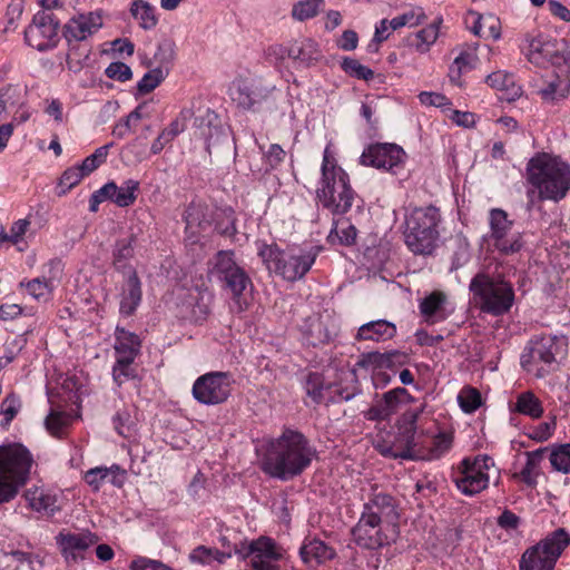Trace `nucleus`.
<instances>
[{"instance_id":"obj_40","label":"nucleus","mask_w":570,"mask_h":570,"mask_svg":"<svg viewBox=\"0 0 570 570\" xmlns=\"http://www.w3.org/2000/svg\"><path fill=\"white\" fill-rule=\"evenodd\" d=\"M186 307L185 317L199 322L206 318L209 314V298L198 291L189 293L188 299L184 304Z\"/></svg>"},{"instance_id":"obj_10","label":"nucleus","mask_w":570,"mask_h":570,"mask_svg":"<svg viewBox=\"0 0 570 570\" xmlns=\"http://www.w3.org/2000/svg\"><path fill=\"white\" fill-rule=\"evenodd\" d=\"M488 220L490 229L484 240L489 247H493L502 255H512L522 248L521 233L513 230V220L509 219L507 212L492 208Z\"/></svg>"},{"instance_id":"obj_42","label":"nucleus","mask_w":570,"mask_h":570,"mask_svg":"<svg viewBox=\"0 0 570 570\" xmlns=\"http://www.w3.org/2000/svg\"><path fill=\"white\" fill-rule=\"evenodd\" d=\"M513 411L528 415L531 419H539L543 414L541 401L530 391L522 392L517 396Z\"/></svg>"},{"instance_id":"obj_33","label":"nucleus","mask_w":570,"mask_h":570,"mask_svg":"<svg viewBox=\"0 0 570 570\" xmlns=\"http://www.w3.org/2000/svg\"><path fill=\"white\" fill-rule=\"evenodd\" d=\"M122 476L124 472L118 465H112L110 468L97 466L86 472L85 480L94 490H99V488L106 482L121 487Z\"/></svg>"},{"instance_id":"obj_55","label":"nucleus","mask_w":570,"mask_h":570,"mask_svg":"<svg viewBox=\"0 0 570 570\" xmlns=\"http://www.w3.org/2000/svg\"><path fill=\"white\" fill-rule=\"evenodd\" d=\"M458 401L465 413H472L481 405V395L475 389L464 387L459 393Z\"/></svg>"},{"instance_id":"obj_49","label":"nucleus","mask_w":570,"mask_h":570,"mask_svg":"<svg viewBox=\"0 0 570 570\" xmlns=\"http://www.w3.org/2000/svg\"><path fill=\"white\" fill-rule=\"evenodd\" d=\"M203 207L200 205L191 204L186 209L185 222H186V233L189 237L196 234V228L205 229V226L208 224L207 220L202 219Z\"/></svg>"},{"instance_id":"obj_11","label":"nucleus","mask_w":570,"mask_h":570,"mask_svg":"<svg viewBox=\"0 0 570 570\" xmlns=\"http://www.w3.org/2000/svg\"><path fill=\"white\" fill-rule=\"evenodd\" d=\"M234 553L242 560L248 559L253 570H279V561L284 558L283 548L267 537L236 544Z\"/></svg>"},{"instance_id":"obj_60","label":"nucleus","mask_w":570,"mask_h":570,"mask_svg":"<svg viewBox=\"0 0 570 570\" xmlns=\"http://www.w3.org/2000/svg\"><path fill=\"white\" fill-rule=\"evenodd\" d=\"M29 226L30 222L27 218L14 222L11 225L9 233H3L2 240L10 242L14 245L19 244L28 232Z\"/></svg>"},{"instance_id":"obj_14","label":"nucleus","mask_w":570,"mask_h":570,"mask_svg":"<svg viewBox=\"0 0 570 570\" xmlns=\"http://www.w3.org/2000/svg\"><path fill=\"white\" fill-rule=\"evenodd\" d=\"M234 380L228 372H210L199 376L193 385V395L202 404L224 403L232 393Z\"/></svg>"},{"instance_id":"obj_57","label":"nucleus","mask_w":570,"mask_h":570,"mask_svg":"<svg viewBox=\"0 0 570 570\" xmlns=\"http://www.w3.org/2000/svg\"><path fill=\"white\" fill-rule=\"evenodd\" d=\"M328 237H336L341 244L351 245L356 239V228L348 222H337Z\"/></svg>"},{"instance_id":"obj_2","label":"nucleus","mask_w":570,"mask_h":570,"mask_svg":"<svg viewBox=\"0 0 570 570\" xmlns=\"http://www.w3.org/2000/svg\"><path fill=\"white\" fill-rule=\"evenodd\" d=\"M527 57L530 62L541 66L547 61L553 67L542 78L538 89L541 99L554 104L568 97L570 91V48L564 39L531 38Z\"/></svg>"},{"instance_id":"obj_13","label":"nucleus","mask_w":570,"mask_h":570,"mask_svg":"<svg viewBox=\"0 0 570 570\" xmlns=\"http://www.w3.org/2000/svg\"><path fill=\"white\" fill-rule=\"evenodd\" d=\"M209 273L224 282L233 298L240 304L239 297L252 285V282L245 271L234 261V253L230 250L218 252L210 262ZM239 308L243 309L242 305Z\"/></svg>"},{"instance_id":"obj_45","label":"nucleus","mask_w":570,"mask_h":570,"mask_svg":"<svg viewBox=\"0 0 570 570\" xmlns=\"http://www.w3.org/2000/svg\"><path fill=\"white\" fill-rule=\"evenodd\" d=\"M452 446V436L446 433H440L436 435L431 446L426 452L421 453L416 451L419 459L423 460H438L443 456Z\"/></svg>"},{"instance_id":"obj_27","label":"nucleus","mask_w":570,"mask_h":570,"mask_svg":"<svg viewBox=\"0 0 570 570\" xmlns=\"http://www.w3.org/2000/svg\"><path fill=\"white\" fill-rule=\"evenodd\" d=\"M425 19V14L422 8H411L404 11L402 14L394 17L391 20L383 19L379 24L375 26L374 36H381L384 32L397 31L402 27H416Z\"/></svg>"},{"instance_id":"obj_54","label":"nucleus","mask_w":570,"mask_h":570,"mask_svg":"<svg viewBox=\"0 0 570 570\" xmlns=\"http://www.w3.org/2000/svg\"><path fill=\"white\" fill-rule=\"evenodd\" d=\"M167 71L160 67L149 70L138 82L137 88L141 94L153 91L164 79Z\"/></svg>"},{"instance_id":"obj_3","label":"nucleus","mask_w":570,"mask_h":570,"mask_svg":"<svg viewBox=\"0 0 570 570\" xmlns=\"http://www.w3.org/2000/svg\"><path fill=\"white\" fill-rule=\"evenodd\" d=\"M529 183L538 189L542 200L559 202L570 190V166L559 157L542 153L527 166Z\"/></svg>"},{"instance_id":"obj_50","label":"nucleus","mask_w":570,"mask_h":570,"mask_svg":"<svg viewBox=\"0 0 570 570\" xmlns=\"http://www.w3.org/2000/svg\"><path fill=\"white\" fill-rule=\"evenodd\" d=\"M550 463L554 470L570 473V443L553 449L550 454Z\"/></svg>"},{"instance_id":"obj_24","label":"nucleus","mask_w":570,"mask_h":570,"mask_svg":"<svg viewBox=\"0 0 570 570\" xmlns=\"http://www.w3.org/2000/svg\"><path fill=\"white\" fill-rule=\"evenodd\" d=\"M422 409L406 410L396 421V434L395 440L397 446H403L411 451H416V431L417 420Z\"/></svg>"},{"instance_id":"obj_44","label":"nucleus","mask_w":570,"mask_h":570,"mask_svg":"<svg viewBox=\"0 0 570 570\" xmlns=\"http://www.w3.org/2000/svg\"><path fill=\"white\" fill-rule=\"evenodd\" d=\"M412 396L404 387H396L383 394L381 403L386 411L389 419L403 405L410 403Z\"/></svg>"},{"instance_id":"obj_25","label":"nucleus","mask_w":570,"mask_h":570,"mask_svg":"<svg viewBox=\"0 0 570 570\" xmlns=\"http://www.w3.org/2000/svg\"><path fill=\"white\" fill-rule=\"evenodd\" d=\"M24 499L30 509L46 515H53L60 509L57 494L42 487L28 489Z\"/></svg>"},{"instance_id":"obj_12","label":"nucleus","mask_w":570,"mask_h":570,"mask_svg":"<svg viewBox=\"0 0 570 570\" xmlns=\"http://www.w3.org/2000/svg\"><path fill=\"white\" fill-rule=\"evenodd\" d=\"M494 462L488 455L474 459L465 458L459 465L454 476L456 488L465 495H474L485 490L490 482V472Z\"/></svg>"},{"instance_id":"obj_16","label":"nucleus","mask_w":570,"mask_h":570,"mask_svg":"<svg viewBox=\"0 0 570 570\" xmlns=\"http://www.w3.org/2000/svg\"><path fill=\"white\" fill-rule=\"evenodd\" d=\"M361 164L396 174L404 164L405 153L395 144L368 146L361 155Z\"/></svg>"},{"instance_id":"obj_21","label":"nucleus","mask_w":570,"mask_h":570,"mask_svg":"<svg viewBox=\"0 0 570 570\" xmlns=\"http://www.w3.org/2000/svg\"><path fill=\"white\" fill-rule=\"evenodd\" d=\"M194 128V135L206 142L208 151L212 146L218 145L227 137V130L222 125L218 115L210 109H206L195 118Z\"/></svg>"},{"instance_id":"obj_6","label":"nucleus","mask_w":570,"mask_h":570,"mask_svg":"<svg viewBox=\"0 0 570 570\" xmlns=\"http://www.w3.org/2000/svg\"><path fill=\"white\" fill-rule=\"evenodd\" d=\"M469 289L481 311L494 316L508 313L514 303L512 284L490 265L471 279Z\"/></svg>"},{"instance_id":"obj_9","label":"nucleus","mask_w":570,"mask_h":570,"mask_svg":"<svg viewBox=\"0 0 570 570\" xmlns=\"http://www.w3.org/2000/svg\"><path fill=\"white\" fill-rule=\"evenodd\" d=\"M564 342L556 336H541L530 342L521 355V365L538 377L544 376L563 353Z\"/></svg>"},{"instance_id":"obj_35","label":"nucleus","mask_w":570,"mask_h":570,"mask_svg":"<svg viewBox=\"0 0 570 570\" xmlns=\"http://www.w3.org/2000/svg\"><path fill=\"white\" fill-rule=\"evenodd\" d=\"M491 48L487 43L472 42L464 47L456 57V63H462L466 69L476 68L482 61L490 60Z\"/></svg>"},{"instance_id":"obj_26","label":"nucleus","mask_w":570,"mask_h":570,"mask_svg":"<svg viewBox=\"0 0 570 570\" xmlns=\"http://www.w3.org/2000/svg\"><path fill=\"white\" fill-rule=\"evenodd\" d=\"M141 284L134 271H129L122 284L120 293L119 312L121 315L130 316L141 302Z\"/></svg>"},{"instance_id":"obj_52","label":"nucleus","mask_w":570,"mask_h":570,"mask_svg":"<svg viewBox=\"0 0 570 570\" xmlns=\"http://www.w3.org/2000/svg\"><path fill=\"white\" fill-rule=\"evenodd\" d=\"M21 409V401L16 394L7 395L1 402L0 412L3 415L1 426L7 428Z\"/></svg>"},{"instance_id":"obj_63","label":"nucleus","mask_w":570,"mask_h":570,"mask_svg":"<svg viewBox=\"0 0 570 570\" xmlns=\"http://www.w3.org/2000/svg\"><path fill=\"white\" fill-rule=\"evenodd\" d=\"M105 73L108 78L121 82L129 80L132 76L131 69L124 62L110 63L106 68Z\"/></svg>"},{"instance_id":"obj_23","label":"nucleus","mask_w":570,"mask_h":570,"mask_svg":"<svg viewBox=\"0 0 570 570\" xmlns=\"http://www.w3.org/2000/svg\"><path fill=\"white\" fill-rule=\"evenodd\" d=\"M449 302L445 293L433 291L420 303L419 308L428 324H435L446 320L452 311L448 308Z\"/></svg>"},{"instance_id":"obj_28","label":"nucleus","mask_w":570,"mask_h":570,"mask_svg":"<svg viewBox=\"0 0 570 570\" xmlns=\"http://www.w3.org/2000/svg\"><path fill=\"white\" fill-rule=\"evenodd\" d=\"M485 81L491 88L501 92V99L509 102L515 101L522 96L521 86L515 83L513 75L505 71H494L487 77Z\"/></svg>"},{"instance_id":"obj_41","label":"nucleus","mask_w":570,"mask_h":570,"mask_svg":"<svg viewBox=\"0 0 570 570\" xmlns=\"http://www.w3.org/2000/svg\"><path fill=\"white\" fill-rule=\"evenodd\" d=\"M135 244V234H129L116 242L112 250L114 265L116 268L124 269L128 266L129 261L134 257Z\"/></svg>"},{"instance_id":"obj_48","label":"nucleus","mask_w":570,"mask_h":570,"mask_svg":"<svg viewBox=\"0 0 570 570\" xmlns=\"http://www.w3.org/2000/svg\"><path fill=\"white\" fill-rule=\"evenodd\" d=\"M71 422V416L62 411L51 410L46 419V428L50 434L61 436Z\"/></svg>"},{"instance_id":"obj_39","label":"nucleus","mask_w":570,"mask_h":570,"mask_svg":"<svg viewBox=\"0 0 570 570\" xmlns=\"http://www.w3.org/2000/svg\"><path fill=\"white\" fill-rule=\"evenodd\" d=\"M543 449L525 452V464L522 470L515 474L527 485L534 488L538 483V476L540 475V464L543 459Z\"/></svg>"},{"instance_id":"obj_47","label":"nucleus","mask_w":570,"mask_h":570,"mask_svg":"<svg viewBox=\"0 0 570 570\" xmlns=\"http://www.w3.org/2000/svg\"><path fill=\"white\" fill-rule=\"evenodd\" d=\"M131 12L134 18L139 22V24L145 30L151 29L157 23L155 8H153L145 1H135L131 8Z\"/></svg>"},{"instance_id":"obj_36","label":"nucleus","mask_w":570,"mask_h":570,"mask_svg":"<svg viewBox=\"0 0 570 570\" xmlns=\"http://www.w3.org/2000/svg\"><path fill=\"white\" fill-rule=\"evenodd\" d=\"M320 51L311 38H298L288 48V57L303 65L318 60Z\"/></svg>"},{"instance_id":"obj_34","label":"nucleus","mask_w":570,"mask_h":570,"mask_svg":"<svg viewBox=\"0 0 570 570\" xmlns=\"http://www.w3.org/2000/svg\"><path fill=\"white\" fill-rule=\"evenodd\" d=\"M569 544L570 533L566 531V529L559 528L549 533L535 546L543 550V553L557 561Z\"/></svg>"},{"instance_id":"obj_43","label":"nucleus","mask_w":570,"mask_h":570,"mask_svg":"<svg viewBox=\"0 0 570 570\" xmlns=\"http://www.w3.org/2000/svg\"><path fill=\"white\" fill-rule=\"evenodd\" d=\"M59 20L52 12L39 11L32 19L30 32L39 36H57L59 32Z\"/></svg>"},{"instance_id":"obj_46","label":"nucleus","mask_w":570,"mask_h":570,"mask_svg":"<svg viewBox=\"0 0 570 570\" xmlns=\"http://www.w3.org/2000/svg\"><path fill=\"white\" fill-rule=\"evenodd\" d=\"M175 57V43L171 38H163L157 45V49L154 52L153 60L157 67L163 68L165 71L168 70L169 65Z\"/></svg>"},{"instance_id":"obj_51","label":"nucleus","mask_w":570,"mask_h":570,"mask_svg":"<svg viewBox=\"0 0 570 570\" xmlns=\"http://www.w3.org/2000/svg\"><path fill=\"white\" fill-rule=\"evenodd\" d=\"M379 452L386 456L393 459H402V460H417L419 455L416 451H411L409 449H404L403 446H397V441L394 439L392 444L383 443L377 444Z\"/></svg>"},{"instance_id":"obj_62","label":"nucleus","mask_w":570,"mask_h":570,"mask_svg":"<svg viewBox=\"0 0 570 570\" xmlns=\"http://www.w3.org/2000/svg\"><path fill=\"white\" fill-rule=\"evenodd\" d=\"M420 102L424 106H433L448 110L451 107V101L444 95L432 91H422L417 96Z\"/></svg>"},{"instance_id":"obj_59","label":"nucleus","mask_w":570,"mask_h":570,"mask_svg":"<svg viewBox=\"0 0 570 570\" xmlns=\"http://www.w3.org/2000/svg\"><path fill=\"white\" fill-rule=\"evenodd\" d=\"M396 353H379V352H371L363 354L361 360L358 361V365L365 367V366H373V367H383V366H390L392 363L393 356H395Z\"/></svg>"},{"instance_id":"obj_56","label":"nucleus","mask_w":570,"mask_h":570,"mask_svg":"<svg viewBox=\"0 0 570 570\" xmlns=\"http://www.w3.org/2000/svg\"><path fill=\"white\" fill-rule=\"evenodd\" d=\"M53 287V282L45 278H35L27 283L28 293L36 299H48Z\"/></svg>"},{"instance_id":"obj_32","label":"nucleus","mask_w":570,"mask_h":570,"mask_svg":"<svg viewBox=\"0 0 570 570\" xmlns=\"http://www.w3.org/2000/svg\"><path fill=\"white\" fill-rule=\"evenodd\" d=\"M465 22L469 24V29L474 36L501 35V23L499 18L494 14H478L476 12H470Z\"/></svg>"},{"instance_id":"obj_30","label":"nucleus","mask_w":570,"mask_h":570,"mask_svg":"<svg viewBox=\"0 0 570 570\" xmlns=\"http://www.w3.org/2000/svg\"><path fill=\"white\" fill-rule=\"evenodd\" d=\"M396 327L385 320L372 321L358 327L355 338L357 341L383 342L394 337Z\"/></svg>"},{"instance_id":"obj_17","label":"nucleus","mask_w":570,"mask_h":570,"mask_svg":"<svg viewBox=\"0 0 570 570\" xmlns=\"http://www.w3.org/2000/svg\"><path fill=\"white\" fill-rule=\"evenodd\" d=\"M275 87L263 85L258 80L236 79L229 89L232 100L245 110H254L267 101Z\"/></svg>"},{"instance_id":"obj_61","label":"nucleus","mask_w":570,"mask_h":570,"mask_svg":"<svg viewBox=\"0 0 570 570\" xmlns=\"http://www.w3.org/2000/svg\"><path fill=\"white\" fill-rule=\"evenodd\" d=\"M83 177V174L78 167H71L65 170L59 181L61 188L59 194L63 195L69 191L72 187L78 185Z\"/></svg>"},{"instance_id":"obj_22","label":"nucleus","mask_w":570,"mask_h":570,"mask_svg":"<svg viewBox=\"0 0 570 570\" xmlns=\"http://www.w3.org/2000/svg\"><path fill=\"white\" fill-rule=\"evenodd\" d=\"M362 513L373 515L386 527H394L399 519L396 500L385 492H374L364 503Z\"/></svg>"},{"instance_id":"obj_5","label":"nucleus","mask_w":570,"mask_h":570,"mask_svg":"<svg viewBox=\"0 0 570 570\" xmlns=\"http://www.w3.org/2000/svg\"><path fill=\"white\" fill-rule=\"evenodd\" d=\"M33 463L31 452L23 444L0 445V504L18 495L29 481Z\"/></svg>"},{"instance_id":"obj_1","label":"nucleus","mask_w":570,"mask_h":570,"mask_svg":"<svg viewBox=\"0 0 570 570\" xmlns=\"http://www.w3.org/2000/svg\"><path fill=\"white\" fill-rule=\"evenodd\" d=\"M261 469L272 478L291 480L306 470L316 455L307 439L286 429L278 438L266 440L257 450Z\"/></svg>"},{"instance_id":"obj_38","label":"nucleus","mask_w":570,"mask_h":570,"mask_svg":"<svg viewBox=\"0 0 570 570\" xmlns=\"http://www.w3.org/2000/svg\"><path fill=\"white\" fill-rule=\"evenodd\" d=\"M556 562L543 553V550L533 546L523 553L520 560V570H553Z\"/></svg>"},{"instance_id":"obj_31","label":"nucleus","mask_w":570,"mask_h":570,"mask_svg":"<svg viewBox=\"0 0 570 570\" xmlns=\"http://www.w3.org/2000/svg\"><path fill=\"white\" fill-rule=\"evenodd\" d=\"M110 188L108 190L107 199L115 203L119 207H128L136 202V193L139 189V181L135 179H127L121 186H117L116 183L109 181L104 185V188Z\"/></svg>"},{"instance_id":"obj_15","label":"nucleus","mask_w":570,"mask_h":570,"mask_svg":"<svg viewBox=\"0 0 570 570\" xmlns=\"http://www.w3.org/2000/svg\"><path fill=\"white\" fill-rule=\"evenodd\" d=\"M140 351V341L138 336L122 327L116 328V364L112 368L114 380L120 385L132 374L131 363Z\"/></svg>"},{"instance_id":"obj_29","label":"nucleus","mask_w":570,"mask_h":570,"mask_svg":"<svg viewBox=\"0 0 570 570\" xmlns=\"http://www.w3.org/2000/svg\"><path fill=\"white\" fill-rule=\"evenodd\" d=\"M304 563L315 561L321 564L336 557L335 549L317 538H306L299 549Z\"/></svg>"},{"instance_id":"obj_58","label":"nucleus","mask_w":570,"mask_h":570,"mask_svg":"<svg viewBox=\"0 0 570 570\" xmlns=\"http://www.w3.org/2000/svg\"><path fill=\"white\" fill-rule=\"evenodd\" d=\"M341 66L346 73L357 79L367 81L374 77V72L370 68L361 65L355 59L344 58Z\"/></svg>"},{"instance_id":"obj_64","label":"nucleus","mask_w":570,"mask_h":570,"mask_svg":"<svg viewBox=\"0 0 570 570\" xmlns=\"http://www.w3.org/2000/svg\"><path fill=\"white\" fill-rule=\"evenodd\" d=\"M131 570H173L168 566L164 564L160 561L151 560L147 558H137L131 561L130 564Z\"/></svg>"},{"instance_id":"obj_8","label":"nucleus","mask_w":570,"mask_h":570,"mask_svg":"<svg viewBox=\"0 0 570 570\" xmlns=\"http://www.w3.org/2000/svg\"><path fill=\"white\" fill-rule=\"evenodd\" d=\"M258 254L271 272L286 281L294 282L302 278L311 269L318 250L316 248L281 250L274 245H263Z\"/></svg>"},{"instance_id":"obj_18","label":"nucleus","mask_w":570,"mask_h":570,"mask_svg":"<svg viewBox=\"0 0 570 570\" xmlns=\"http://www.w3.org/2000/svg\"><path fill=\"white\" fill-rule=\"evenodd\" d=\"M299 328L304 341L313 346L330 343L338 330L336 320L327 311L306 317Z\"/></svg>"},{"instance_id":"obj_37","label":"nucleus","mask_w":570,"mask_h":570,"mask_svg":"<svg viewBox=\"0 0 570 570\" xmlns=\"http://www.w3.org/2000/svg\"><path fill=\"white\" fill-rule=\"evenodd\" d=\"M102 27V17L99 12L82 13L73 17L65 28L75 35L79 32L82 35H94Z\"/></svg>"},{"instance_id":"obj_20","label":"nucleus","mask_w":570,"mask_h":570,"mask_svg":"<svg viewBox=\"0 0 570 570\" xmlns=\"http://www.w3.org/2000/svg\"><path fill=\"white\" fill-rule=\"evenodd\" d=\"M57 544L67 562H77L83 559L82 553L98 542V537L90 531L60 532Z\"/></svg>"},{"instance_id":"obj_7","label":"nucleus","mask_w":570,"mask_h":570,"mask_svg":"<svg viewBox=\"0 0 570 570\" xmlns=\"http://www.w3.org/2000/svg\"><path fill=\"white\" fill-rule=\"evenodd\" d=\"M440 223L441 214L434 206L414 207L406 210L403 236L409 249L414 254H431L440 237Z\"/></svg>"},{"instance_id":"obj_53","label":"nucleus","mask_w":570,"mask_h":570,"mask_svg":"<svg viewBox=\"0 0 570 570\" xmlns=\"http://www.w3.org/2000/svg\"><path fill=\"white\" fill-rule=\"evenodd\" d=\"M324 0H303L293 8V17L297 20H306L316 16Z\"/></svg>"},{"instance_id":"obj_19","label":"nucleus","mask_w":570,"mask_h":570,"mask_svg":"<svg viewBox=\"0 0 570 570\" xmlns=\"http://www.w3.org/2000/svg\"><path fill=\"white\" fill-rule=\"evenodd\" d=\"M387 528L373 515L362 513L358 522L352 530V534L357 546L365 549H377L387 544L391 540L386 533Z\"/></svg>"},{"instance_id":"obj_4","label":"nucleus","mask_w":570,"mask_h":570,"mask_svg":"<svg viewBox=\"0 0 570 570\" xmlns=\"http://www.w3.org/2000/svg\"><path fill=\"white\" fill-rule=\"evenodd\" d=\"M321 170V186L316 191L318 202L333 214H345L352 207L355 194L348 175L336 165L331 145L324 149Z\"/></svg>"}]
</instances>
